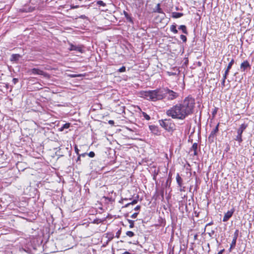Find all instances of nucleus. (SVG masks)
<instances>
[{
	"label": "nucleus",
	"instance_id": "obj_4",
	"mask_svg": "<svg viewBox=\"0 0 254 254\" xmlns=\"http://www.w3.org/2000/svg\"><path fill=\"white\" fill-rule=\"evenodd\" d=\"M160 126L168 131H173L175 129V125L171 119H165L159 121Z\"/></svg>",
	"mask_w": 254,
	"mask_h": 254
},
{
	"label": "nucleus",
	"instance_id": "obj_51",
	"mask_svg": "<svg viewBox=\"0 0 254 254\" xmlns=\"http://www.w3.org/2000/svg\"><path fill=\"white\" fill-rule=\"evenodd\" d=\"M127 129L129 130L132 131V129L129 128V127H127Z\"/></svg>",
	"mask_w": 254,
	"mask_h": 254
},
{
	"label": "nucleus",
	"instance_id": "obj_22",
	"mask_svg": "<svg viewBox=\"0 0 254 254\" xmlns=\"http://www.w3.org/2000/svg\"><path fill=\"white\" fill-rule=\"evenodd\" d=\"M126 235L129 237H132L134 236V233L132 231H128L126 232Z\"/></svg>",
	"mask_w": 254,
	"mask_h": 254
},
{
	"label": "nucleus",
	"instance_id": "obj_3",
	"mask_svg": "<svg viewBox=\"0 0 254 254\" xmlns=\"http://www.w3.org/2000/svg\"><path fill=\"white\" fill-rule=\"evenodd\" d=\"M163 99L167 100H173L179 97V94L168 88L162 89Z\"/></svg>",
	"mask_w": 254,
	"mask_h": 254
},
{
	"label": "nucleus",
	"instance_id": "obj_49",
	"mask_svg": "<svg viewBox=\"0 0 254 254\" xmlns=\"http://www.w3.org/2000/svg\"><path fill=\"white\" fill-rule=\"evenodd\" d=\"M212 224V222L209 223H208V224H207L206 225V226H208V225H211Z\"/></svg>",
	"mask_w": 254,
	"mask_h": 254
},
{
	"label": "nucleus",
	"instance_id": "obj_36",
	"mask_svg": "<svg viewBox=\"0 0 254 254\" xmlns=\"http://www.w3.org/2000/svg\"><path fill=\"white\" fill-rule=\"evenodd\" d=\"M74 149H75V152L76 153V154H77V155H79V150H78V148H77V146L76 145H75V146H74Z\"/></svg>",
	"mask_w": 254,
	"mask_h": 254
},
{
	"label": "nucleus",
	"instance_id": "obj_50",
	"mask_svg": "<svg viewBox=\"0 0 254 254\" xmlns=\"http://www.w3.org/2000/svg\"><path fill=\"white\" fill-rule=\"evenodd\" d=\"M216 111H213V115H214L216 114Z\"/></svg>",
	"mask_w": 254,
	"mask_h": 254
},
{
	"label": "nucleus",
	"instance_id": "obj_15",
	"mask_svg": "<svg viewBox=\"0 0 254 254\" xmlns=\"http://www.w3.org/2000/svg\"><path fill=\"white\" fill-rule=\"evenodd\" d=\"M179 29L180 30H181L184 34H188V32H187V28H186V26L185 25H181L179 27Z\"/></svg>",
	"mask_w": 254,
	"mask_h": 254
},
{
	"label": "nucleus",
	"instance_id": "obj_39",
	"mask_svg": "<svg viewBox=\"0 0 254 254\" xmlns=\"http://www.w3.org/2000/svg\"><path fill=\"white\" fill-rule=\"evenodd\" d=\"M122 254H136L135 253H131L129 252L126 251L124 252Z\"/></svg>",
	"mask_w": 254,
	"mask_h": 254
},
{
	"label": "nucleus",
	"instance_id": "obj_12",
	"mask_svg": "<svg viewBox=\"0 0 254 254\" xmlns=\"http://www.w3.org/2000/svg\"><path fill=\"white\" fill-rule=\"evenodd\" d=\"M176 180L178 185L180 187H182V184H183V180L182 178L180 176L179 174H178L176 176Z\"/></svg>",
	"mask_w": 254,
	"mask_h": 254
},
{
	"label": "nucleus",
	"instance_id": "obj_1",
	"mask_svg": "<svg viewBox=\"0 0 254 254\" xmlns=\"http://www.w3.org/2000/svg\"><path fill=\"white\" fill-rule=\"evenodd\" d=\"M194 100L187 97L181 104H178L167 111L166 114L173 119L183 120L192 113Z\"/></svg>",
	"mask_w": 254,
	"mask_h": 254
},
{
	"label": "nucleus",
	"instance_id": "obj_28",
	"mask_svg": "<svg viewBox=\"0 0 254 254\" xmlns=\"http://www.w3.org/2000/svg\"><path fill=\"white\" fill-rule=\"evenodd\" d=\"M230 69H228L227 68L226 70H225L224 75H223L224 79H226L227 78V76L228 74L229 71Z\"/></svg>",
	"mask_w": 254,
	"mask_h": 254
},
{
	"label": "nucleus",
	"instance_id": "obj_45",
	"mask_svg": "<svg viewBox=\"0 0 254 254\" xmlns=\"http://www.w3.org/2000/svg\"><path fill=\"white\" fill-rule=\"evenodd\" d=\"M32 10H33V9H30V8H29V9L28 10H23V11H26V12H30Z\"/></svg>",
	"mask_w": 254,
	"mask_h": 254
},
{
	"label": "nucleus",
	"instance_id": "obj_11",
	"mask_svg": "<svg viewBox=\"0 0 254 254\" xmlns=\"http://www.w3.org/2000/svg\"><path fill=\"white\" fill-rule=\"evenodd\" d=\"M248 125L245 124H242L237 130V134H242L244 130L247 127Z\"/></svg>",
	"mask_w": 254,
	"mask_h": 254
},
{
	"label": "nucleus",
	"instance_id": "obj_18",
	"mask_svg": "<svg viewBox=\"0 0 254 254\" xmlns=\"http://www.w3.org/2000/svg\"><path fill=\"white\" fill-rule=\"evenodd\" d=\"M69 127V124L66 123L64 124L61 128L60 130L63 131L65 128H68Z\"/></svg>",
	"mask_w": 254,
	"mask_h": 254
},
{
	"label": "nucleus",
	"instance_id": "obj_24",
	"mask_svg": "<svg viewBox=\"0 0 254 254\" xmlns=\"http://www.w3.org/2000/svg\"><path fill=\"white\" fill-rule=\"evenodd\" d=\"M142 115L143 117L146 120H149L150 119V116L147 115L146 113L143 112Z\"/></svg>",
	"mask_w": 254,
	"mask_h": 254
},
{
	"label": "nucleus",
	"instance_id": "obj_23",
	"mask_svg": "<svg viewBox=\"0 0 254 254\" xmlns=\"http://www.w3.org/2000/svg\"><path fill=\"white\" fill-rule=\"evenodd\" d=\"M107 237L108 238V242H107V243H108V242L111 241L113 239L114 235L112 234H107Z\"/></svg>",
	"mask_w": 254,
	"mask_h": 254
},
{
	"label": "nucleus",
	"instance_id": "obj_47",
	"mask_svg": "<svg viewBox=\"0 0 254 254\" xmlns=\"http://www.w3.org/2000/svg\"><path fill=\"white\" fill-rule=\"evenodd\" d=\"M109 123L110 124H112L114 123V121L110 120V121H109Z\"/></svg>",
	"mask_w": 254,
	"mask_h": 254
},
{
	"label": "nucleus",
	"instance_id": "obj_10",
	"mask_svg": "<svg viewBox=\"0 0 254 254\" xmlns=\"http://www.w3.org/2000/svg\"><path fill=\"white\" fill-rule=\"evenodd\" d=\"M250 67V64L248 61H245L241 64V69L244 71L248 67Z\"/></svg>",
	"mask_w": 254,
	"mask_h": 254
},
{
	"label": "nucleus",
	"instance_id": "obj_44",
	"mask_svg": "<svg viewBox=\"0 0 254 254\" xmlns=\"http://www.w3.org/2000/svg\"><path fill=\"white\" fill-rule=\"evenodd\" d=\"M80 76V75H75V74H74V75H72L71 77H79Z\"/></svg>",
	"mask_w": 254,
	"mask_h": 254
},
{
	"label": "nucleus",
	"instance_id": "obj_26",
	"mask_svg": "<svg viewBox=\"0 0 254 254\" xmlns=\"http://www.w3.org/2000/svg\"><path fill=\"white\" fill-rule=\"evenodd\" d=\"M234 63V60L233 59H232L231 61L229 63L227 68L230 69V68H231Z\"/></svg>",
	"mask_w": 254,
	"mask_h": 254
},
{
	"label": "nucleus",
	"instance_id": "obj_42",
	"mask_svg": "<svg viewBox=\"0 0 254 254\" xmlns=\"http://www.w3.org/2000/svg\"><path fill=\"white\" fill-rule=\"evenodd\" d=\"M86 155H87V154L85 153H82V154H81L80 155L79 154L78 155L80 156H80L84 157Z\"/></svg>",
	"mask_w": 254,
	"mask_h": 254
},
{
	"label": "nucleus",
	"instance_id": "obj_27",
	"mask_svg": "<svg viewBox=\"0 0 254 254\" xmlns=\"http://www.w3.org/2000/svg\"><path fill=\"white\" fill-rule=\"evenodd\" d=\"M197 144L196 143H194L191 147V149L192 150H197Z\"/></svg>",
	"mask_w": 254,
	"mask_h": 254
},
{
	"label": "nucleus",
	"instance_id": "obj_46",
	"mask_svg": "<svg viewBox=\"0 0 254 254\" xmlns=\"http://www.w3.org/2000/svg\"><path fill=\"white\" fill-rule=\"evenodd\" d=\"M194 152H193V154L194 155H197V151H196V150H193Z\"/></svg>",
	"mask_w": 254,
	"mask_h": 254
},
{
	"label": "nucleus",
	"instance_id": "obj_29",
	"mask_svg": "<svg viewBox=\"0 0 254 254\" xmlns=\"http://www.w3.org/2000/svg\"><path fill=\"white\" fill-rule=\"evenodd\" d=\"M97 3L98 5H101V6H104L105 5V3L102 0H98V1H97Z\"/></svg>",
	"mask_w": 254,
	"mask_h": 254
},
{
	"label": "nucleus",
	"instance_id": "obj_33",
	"mask_svg": "<svg viewBox=\"0 0 254 254\" xmlns=\"http://www.w3.org/2000/svg\"><path fill=\"white\" fill-rule=\"evenodd\" d=\"M88 155L90 157H93L95 156V153L93 151L90 152Z\"/></svg>",
	"mask_w": 254,
	"mask_h": 254
},
{
	"label": "nucleus",
	"instance_id": "obj_13",
	"mask_svg": "<svg viewBox=\"0 0 254 254\" xmlns=\"http://www.w3.org/2000/svg\"><path fill=\"white\" fill-rule=\"evenodd\" d=\"M183 15V13L174 12L172 13V17H173L174 18H178L181 17Z\"/></svg>",
	"mask_w": 254,
	"mask_h": 254
},
{
	"label": "nucleus",
	"instance_id": "obj_43",
	"mask_svg": "<svg viewBox=\"0 0 254 254\" xmlns=\"http://www.w3.org/2000/svg\"><path fill=\"white\" fill-rule=\"evenodd\" d=\"M224 251V249L221 250L220 252L218 253L217 254H222L223 252Z\"/></svg>",
	"mask_w": 254,
	"mask_h": 254
},
{
	"label": "nucleus",
	"instance_id": "obj_41",
	"mask_svg": "<svg viewBox=\"0 0 254 254\" xmlns=\"http://www.w3.org/2000/svg\"><path fill=\"white\" fill-rule=\"evenodd\" d=\"M77 7H78V5H72V6H71V9L76 8Z\"/></svg>",
	"mask_w": 254,
	"mask_h": 254
},
{
	"label": "nucleus",
	"instance_id": "obj_25",
	"mask_svg": "<svg viewBox=\"0 0 254 254\" xmlns=\"http://www.w3.org/2000/svg\"><path fill=\"white\" fill-rule=\"evenodd\" d=\"M127 221L129 223V228H133L134 227V221L129 219H128Z\"/></svg>",
	"mask_w": 254,
	"mask_h": 254
},
{
	"label": "nucleus",
	"instance_id": "obj_8",
	"mask_svg": "<svg viewBox=\"0 0 254 254\" xmlns=\"http://www.w3.org/2000/svg\"><path fill=\"white\" fill-rule=\"evenodd\" d=\"M82 48L83 47L81 46H76L73 44H70L69 50L70 51H76L79 52V53H82L83 52Z\"/></svg>",
	"mask_w": 254,
	"mask_h": 254
},
{
	"label": "nucleus",
	"instance_id": "obj_37",
	"mask_svg": "<svg viewBox=\"0 0 254 254\" xmlns=\"http://www.w3.org/2000/svg\"><path fill=\"white\" fill-rule=\"evenodd\" d=\"M140 206H139V205H137V206H136L134 208V210H135V211H138V210H139L140 209Z\"/></svg>",
	"mask_w": 254,
	"mask_h": 254
},
{
	"label": "nucleus",
	"instance_id": "obj_16",
	"mask_svg": "<svg viewBox=\"0 0 254 254\" xmlns=\"http://www.w3.org/2000/svg\"><path fill=\"white\" fill-rule=\"evenodd\" d=\"M154 12H157L158 13H162L163 14H165L163 13L162 9L160 7V4L159 3L157 4V5H156V9L155 10H154Z\"/></svg>",
	"mask_w": 254,
	"mask_h": 254
},
{
	"label": "nucleus",
	"instance_id": "obj_32",
	"mask_svg": "<svg viewBox=\"0 0 254 254\" xmlns=\"http://www.w3.org/2000/svg\"><path fill=\"white\" fill-rule=\"evenodd\" d=\"M119 72H125L126 71V67L123 66L122 67H121L119 70H118Z\"/></svg>",
	"mask_w": 254,
	"mask_h": 254
},
{
	"label": "nucleus",
	"instance_id": "obj_38",
	"mask_svg": "<svg viewBox=\"0 0 254 254\" xmlns=\"http://www.w3.org/2000/svg\"><path fill=\"white\" fill-rule=\"evenodd\" d=\"M79 18L84 19L86 18V16L85 15H81L80 16H79Z\"/></svg>",
	"mask_w": 254,
	"mask_h": 254
},
{
	"label": "nucleus",
	"instance_id": "obj_40",
	"mask_svg": "<svg viewBox=\"0 0 254 254\" xmlns=\"http://www.w3.org/2000/svg\"><path fill=\"white\" fill-rule=\"evenodd\" d=\"M225 79H224V77H223V80H222V85L223 86H225Z\"/></svg>",
	"mask_w": 254,
	"mask_h": 254
},
{
	"label": "nucleus",
	"instance_id": "obj_35",
	"mask_svg": "<svg viewBox=\"0 0 254 254\" xmlns=\"http://www.w3.org/2000/svg\"><path fill=\"white\" fill-rule=\"evenodd\" d=\"M18 79L17 78H14L12 79V82L14 84H15L16 83H17L18 82Z\"/></svg>",
	"mask_w": 254,
	"mask_h": 254
},
{
	"label": "nucleus",
	"instance_id": "obj_7",
	"mask_svg": "<svg viewBox=\"0 0 254 254\" xmlns=\"http://www.w3.org/2000/svg\"><path fill=\"white\" fill-rule=\"evenodd\" d=\"M238 233H239V230H236L234 233L233 239V240L231 244L230 248L229 249L230 251H231V250L232 249H233L236 246V241H237V238L238 237Z\"/></svg>",
	"mask_w": 254,
	"mask_h": 254
},
{
	"label": "nucleus",
	"instance_id": "obj_5",
	"mask_svg": "<svg viewBox=\"0 0 254 254\" xmlns=\"http://www.w3.org/2000/svg\"><path fill=\"white\" fill-rule=\"evenodd\" d=\"M31 74L34 75H41L46 78H50V75L48 73L44 72L43 70L39 68H34L31 70Z\"/></svg>",
	"mask_w": 254,
	"mask_h": 254
},
{
	"label": "nucleus",
	"instance_id": "obj_9",
	"mask_svg": "<svg viewBox=\"0 0 254 254\" xmlns=\"http://www.w3.org/2000/svg\"><path fill=\"white\" fill-rule=\"evenodd\" d=\"M233 212L234 211H228L227 212H226L223 217V221H227L229 220V219L232 217Z\"/></svg>",
	"mask_w": 254,
	"mask_h": 254
},
{
	"label": "nucleus",
	"instance_id": "obj_20",
	"mask_svg": "<svg viewBox=\"0 0 254 254\" xmlns=\"http://www.w3.org/2000/svg\"><path fill=\"white\" fill-rule=\"evenodd\" d=\"M235 139L236 140L239 141L240 143L241 142L243 141L242 138V135L240 134H237V135Z\"/></svg>",
	"mask_w": 254,
	"mask_h": 254
},
{
	"label": "nucleus",
	"instance_id": "obj_6",
	"mask_svg": "<svg viewBox=\"0 0 254 254\" xmlns=\"http://www.w3.org/2000/svg\"><path fill=\"white\" fill-rule=\"evenodd\" d=\"M219 124L215 127L211 131L210 134L208 136V140L209 141L213 142L214 137L216 136L217 133L219 129Z\"/></svg>",
	"mask_w": 254,
	"mask_h": 254
},
{
	"label": "nucleus",
	"instance_id": "obj_30",
	"mask_svg": "<svg viewBox=\"0 0 254 254\" xmlns=\"http://www.w3.org/2000/svg\"><path fill=\"white\" fill-rule=\"evenodd\" d=\"M149 128L152 132H154L157 130V127L155 126H149Z\"/></svg>",
	"mask_w": 254,
	"mask_h": 254
},
{
	"label": "nucleus",
	"instance_id": "obj_48",
	"mask_svg": "<svg viewBox=\"0 0 254 254\" xmlns=\"http://www.w3.org/2000/svg\"><path fill=\"white\" fill-rule=\"evenodd\" d=\"M80 156H79V155H78V157H77V162L78 161H79V160H80Z\"/></svg>",
	"mask_w": 254,
	"mask_h": 254
},
{
	"label": "nucleus",
	"instance_id": "obj_31",
	"mask_svg": "<svg viewBox=\"0 0 254 254\" xmlns=\"http://www.w3.org/2000/svg\"><path fill=\"white\" fill-rule=\"evenodd\" d=\"M180 38L183 40V42H185L187 41V37L186 36L184 35H181L180 36Z\"/></svg>",
	"mask_w": 254,
	"mask_h": 254
},
{
	"label": "nucleus",
	"instance_id": "obj_2",
	"mask_svg": "<svg viewBox=\"0 0 254 254\" xmlns=\"http://www.w3.org/2000/svg\"><path fill=\"white\" fill-rule=\"evenodd\" d=\"M142 95L144 98L152 101L163 99L162 89L144 91Z\"/></svg>",
	"mask_w": 254,
	"mask_h": 254
},
{
	"label": "nucleus",
	"instance_id": "obj_21",
	"mask_svg": "<svg viewBox=\"0 0 254 254\" xmlns=\"http://www.w3.org/2000/svg\"><path fill=\"white\" fill-rule=\"evenodd\" d=\"M125 15L126 18L130 22H132V19L127 12L124 11Z\"/></svg>",
	"mask_w": 254,
	"mask_h": 254
},
{
	"label": "nucleus",
	"instance_id": "obj_14",
	"mask_svg": "<svg viewBox=\"0 0 254 254\" xmlns=\"http://www.w3.org/2000/svg\"><path fill=\"white\" fill-rule=\"evenodd\" d=\"M20 57V56L19 54H13L11 56V61H16L18 60L19 58Z\"/></svg>",
	"mask_w": 254,
	"mask_h": 254
},
{
	"label": "nucleus",
	"instance_id": "obj_34",
	"mask_svg": "<svg viewBox=\"0 0 254 254\" xmlns=\"http://www.w3.org/2000/svg\"><path fill=\"white\" fill-rule=\"evenodd\" d=\"M138 214V212L134 213L133 214H132L131 215L130 217H131V218H135L137 217V216Z\"/></svg>",
	"mask_w": 254,
	"mask_h": 254
},
{
	"label": "nucleus",
	"instance_id": "obj_19",
	"mask_svg": "<svg viewBox=\"0 0 254 254\" xmlns=\"http://www.w3.org/2000/svg\"><path fill=\"white\" fill-rule=\"evenodd\" d=\"M137 199H134L131 202L128 203L127 204H126L125 206V207H127L129 205H130V204H132V205L135 204L137 203Z\"/></svg>",
	"mask_w": 254,
	"mask_h": 254
},
{
	"label": "nucleus",
	"instance_id": "obj_17",
	"mask_svg": "<svg viewBox=\"0 0 254 254\" xmlns=\"http://www.w3.org/2000/svg\"><path fill=\"white\" fill-rule=\"evenodd\" d=\"M170 30L172 32L176 34L178 33V30L176 29V26L175 25H172L171 26Z\"/></svg>",
	"mask_w": 254,
	"mask_h": 254
}]
</instances>
